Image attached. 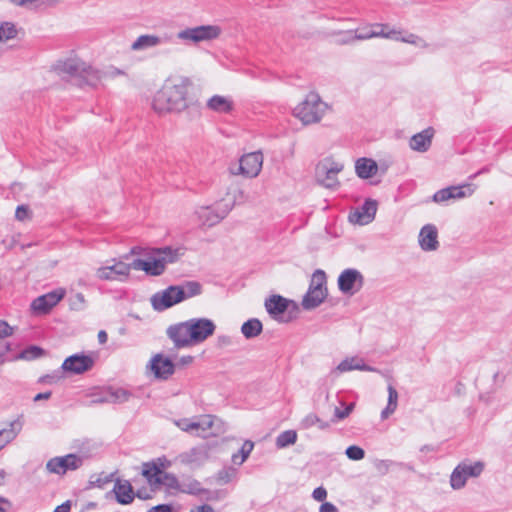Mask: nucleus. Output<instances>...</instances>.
I'll return each mask as SVG.
<instances>
[{
  "instance_id": "1",
  "label": "nucleus",
  "mask_w": 512,
  "mask_h": 512,
  "mask_svg": "<svg viewBox=\"0 0 512 512\" xmlns=\"http://www.w3.org/2000/svg\"><path fill=\"white\" fill-rule=\"evenodd\" d=\"M190 85L191 83L187 78L167 79L153 97V110L158 114H166L198 108L196 103L188 97Z\"/></svg>"
},
{
  "instance_id": "2",
  "label": "nucleus",
  "mask_w": 512,
  "mask_h": 512,
  "mask_svg": "<svg viewBox=\"0 0 512 512\" xmlns=\"http://www.w3.org/2000/svg\"><path fill=\"white\" fill-rule=\"evenodd\" d=\"M215 323L208 318H192L171 325L166 334L176 348H185L204 342L215 332Z\"/></svg>"
},
{
  "instance_id": "3",
  "label": "nucleus",
  "mask_w": 512,
  "mask_h": 512,
  "mask_svg": "<svg viewBox=\"0 0 512 512\" xmlns=\"http://www.w3.org/2000/svg\"><path fill=\"white\" fill-rule=\"evenodd\" d=\"M54 69L58 75L73 79L80 87H96L102 79L99 70L77 56L58 60Z\"/></svg>"
},
{
  "instance_id": "4",
  "label": "nucleus",
  "mask_w": 512,
  "mask_h": 512,
  "mask_svg": "<svg viewBox=\"0 0 512 512\" xmlns=\"http://www.w3.org/2000/svg\"><path fill=\"white\" fill-rule=\"evenodd\" d=\"M373 28H380V32L376 31H366V29H362L360 32L358 30L355 32V35L350 40H344L342 41L343 44L350 43L352 40H368L371 38H385V39H392L395 41H400L403 43L411 44L416 47H419L421 49H429L430 44L422 37L414 34V33H408L405 32L404 35L403 31H398L395 29H390L388 24L385 23H374L370 25Z\"/></svg>"
},
{
  "instance_id": "5",
  "label": "nucleus",
  "mask_w": 512,
  "mask_h": 512,
  "mask_svg": "<svg viewBox=\"0 0 512 512\" xmlns=\"http://www.w3.org/2000/svg\"><path fill=\"white\" fill-rule=\"evenodd\" d=\"M328 109V105L323 102L316 93H309L306 98L299 103L293 110V114L304 125L319 122Z\"/></svg>"
},
{
  "instance_id": "6",
  "label": "nucleus",
  "mask_w": 512,
  "mask_h": 512,
  "mask_svg": "<svg viewBox=\"0 0 512 512\" xmlns=\"http://www.w3.org/2000/svg\"><path fill=\"white\" fill-rule=\"evenodd\" d=\"M343 170L341 163L331 158L321 160L315 168L316 182L328 189H337L340 185L337 175Z\"/></svg>"
},
{
  "instance_id": "7",
  "label": "nucleus",
  "mask_w": 512,
  "mask_h": 512,
  "mask_svg": "<svg viewBox=\"0 0 512 512\" xmlns=\"http://www.w3.org/2000/svg\"><path fill=\"white\" fill-rule=\"evenodd\" d=\"M484 463L481 461H463L459 463L450 476V485L454 490L462 489L469 478H477L484 471Z\"/></svg>"
},
{
  "instance_id": "8",
  "label": "nucleus",
  "mask_w": 512,
  "mask_h": 512,
  "mask_svg": "<svg viewBox=\"0 0 512 512\" xmlns=\"http://www.w3.org/2000/svg\"><path fill=\"white\" fill-rule=\"evenodd\" d=\"M147 259H135L132 261L133 270L144 271L149 276H160L170 264L162 253H152V248L146 253Z\"/></svg>"
},
{
  "instance_id": "9",
  "label": "nucleus",
  "mask_w": 512,
  "mask_h": 512,
  "mask_svg": "<svg viewBox=\"0 0 512 512\" xmlns=\"http://www.w3.org/2000/svg\"><path fill=\"white\" fill-rule=\"evenodd\" d=\"M221 34V28L217 25H201L184 29L177 34V38L184 41L199 43L216 39Z\"/></svg>"
},
{
  "instance_id": "10",
  "label": "nucleus",
  "mask_w": 512,
  "mask_h": 512,
  "mask_svg": "<svg viewBox=\"0 0 512 512\" xmlns=\"http://www.w3.org/2000/svg\"><path fill=\"white\" fill-rule=\"evenodd\" d=\"M337 284L343 294L352 296L362 289L364 276L357 269L348 268L340 273Z\"/></svg>"
},
{
  "instance_id": "11",
  "label": "nucleus",
  "mask_w": 512,
  "mask_h": 512,
  "mask_svg": "<svg viewBox=\"0 0 512 512\" xmlns=\"http://www.w3.org/2000/svg\"><path fill=\"white\" fill-rule=\"evenodd\" d=\"M182 293L183 292L178 291V286H169L168 288L155 293L151 297L152 307L157 311L166 310L182 302Z\"/></svg>"
},
{
  "instance_id": "12",
  "label": "nucleus",
  "mask_w": 512,
  "mask_h": 512,
  "mask_svg": "<svg viewBox=\"0 0 512 512\" xmlns=\"http://www.w3.org/2000/svg\"><path fill=\"white\" fill-rule=\"evenodd\" d=\"M230 211L229 205H218L215 208L202 206L196 210L195 214L202 225L212 227L224 219Z\"/></svg>"
},
{
  "instance_id": "13",
  "label": "nucleus",
  "mask_w": 512,
  "mask_h": 512,
  "mask_svg": "<svg viewBox=\"0 0 512 512\" xmlns=\"http://www.w3.org/2000/svg\"><path fill=\"white\" fill-rule=\"evenodd\" d=\"M65 294L64 288H57L34 299L31 308L38 314H46L64 298Z\"/></svg>"
},
{
  "instance_id": "14",
  "label": "nucleus",
  "mask_w": 512,
  "mask_h": 512,
  "mask_svg": "<svg viewBox=\"0 0 512 512\" xmlns=\"http://www.w3.org/2000/svg\"><path fill=\"white\" fill-rule=\"evenodd\" d=\"M263 165V154L261 151L251 152L243 155L239 160V173L254 178L258 176Z\"/></svg>"
},
{
  "instance_id": "15",
  "label": "nucleus",
  "mask_w": 512,
  "mask_h": 512,
  "mask_svg": "<svg viewBox=\"0 0 512 512\" xmlns=\"http://www.w3.org/2000/svg\"><path fill=\"white\" fill-rule=\"evenodd\" d=\"M133 269L132 262H115L113 265L100 267L96 271V276L101 280L113 281L126 279Z\"/></svg>"
},
{
  "instance_id": "16",
  "label": "nucleus",
  "mask_w": 512,
  "mask_h": 512,
  "mask_svg": "<svg viewBox=\"0 0 512 512\" xmlns=\"http://www.w3.org/2000/svg\"><path fill=\"white\" fill-rule=\"evenodd\" d=\"M82 465V458L75 454L50 459L46 468L50 473L65 474L68 470H76Z\"/></svg>"
},
{
  "instance_id": "17",
  "label": "nucleus",
  "mask_w": 512,
  "mask_h": 512,
  "mask_svg": "<svg viewBox=\"0 0 512 512\" xmlns=\"http://www.w3.org/2000/svg\"><path fill=\"white\" fill-rule=\"evenodd\" d=\"M94 365V359L91 356L83 354H74L66 358L62 364L64 372L71 374H82L90 370Z\"/></svg>"
},
{
  "instance_id": "18",
  "label": "nucleus",
  "mask_w": 512,
  "mask_h": 512,
  "mask_svg": "<svg viewBox=\"0 0 512 512\" xmlns=\"http://www.w3.org/2000/svg\"><path fill=\"white\" fill-rule=\"evenodd\" d=\"M148 367L156 378L162 380H167L175 371V364L172 360L164 357L161 353L151 358Z\"/></svg>"
},
{
  "instance_id": "19",
  "label": "nucleus",
  "mask_w": 512,
  "mask_h": 512,
  "mask_svg": "<svg viewBox=\"0 0 512 512\" xmlns=\"http://www.w3.org/2000/svg\"><path fill=\"white\" fill-rule=\"evenodd\" d=\"M173 37L169 34L163 36L155 34H143L131 44L132 51H144L162 44L170 43Z\"/></svg>"
},
{
  "instance_id": "20",
  "label": "nucleus",
  "mask_w": 512,
  "mask_h": 512,
  "mask_svg": "<svg viewBox=\"0 0 512 512\" xmlns=\"http://www.w3.org/2000/svg\"><path fill=\"white\" fill-rule=\"evenodd\" d=\"M376 211V201L366 200L361 207L350 213L349 221L359 225L369 224L374 219Z\"/></svg>"
},
{
  "instance_id": "21",
  "label": "nucleus",
  "mask_w": 512,
  "mask_h": 512,
  "mask_svg": "<svg viewBox=\"0 0 512 512\" xmlns=\"http://www.w3.org/2000/svg\"><path fill=\"white\" fill-rule=\"evenodd\" d=\"M418 243L423 251H435L439 247L438 230L433 224L424 225L418 235Z\"/></svg>"
},
{
  "instance_id": "22",
  "label": "nucleus",
  "mask_w": 512,
  "mask_h": 512,
  "mask_svg": "<svg viewBox=\"0 0 512 512\" xmlns=\"http://www.w3.org/2000/svg\"><path fill=\"white\" fill-rule=\"evenodd\" d=\"M434 129L429 127L410 138L409 147L417 152H426L432 143Z\"/></svg>"
},
{
  "instance_id": "23",
  "label": "nucleus",
  "mask_w": 512,
  "mask_h": 512,
  "mask_svg": "<svg viewBox=\"0 0 512 512\" xmlns=\"http://www.w3.org/2000/svg\"><path fill=\"white\" fill-rule=\"evenodd\" d=\"M22 427L23 424L20 419H15L6 426L0 427V451L18 436Z\"/></svg>"
},
{
  "instance_id": "24",
  "label": "nucleus",
  "mask_w": 512,
  "mask_h": 512,
  "mask_svg": "<svg viewBox=\"0 0 512 512\" xmlns=\"http://www.w3.org/2000/svg\"><path fill=\"white\" fill-rule=\"evenodd\" d=\"M289 301L280 296L273 295L265 301L267 312L276 320H282V315L288 309Z\"/></svg>"
},
{
  "instance_id": "25",
  "label": "nucleus",
  "mask_w": 512,
  "mask_h": 512,
  "mask_svg": "<svg viewBox=\"0 0 512 512\" xmlns=\"http://www.w3.org/2000/svg\"><path fill=\"white\" fill-rule=\"evenodd\" d=\"M206 108L216 113L227 114L234 109V102L229 96L213 95L207 100Z\"/></svg>"
},
{
  "instance_id": "26",
  "label": "nucleus",
  "mask_w": 512,
  "mask_h": 512,
  "mask_svg": "<svg viewBox=\"0 0 512 512\" xmlns=\"http://www.w3.org/2000/svg\"><path fill=\"white\" fill-rule=\"evenodd\" d=\"M179 458L184 464L200 466L208 459V450L205 446L193 447L180 454Z\"/></svg>"
},
{
  "instance_id": "27",
  "label": "nucleus",
  "mask_w": 512,
  "mask_h": 512,
  "mask_svg": "<svg viewBox=\"0 0 512 512\" xmlns=\"http://www.w3.org/2000/svg\"><path fill=\"white\" fill-rule=\"evenodd\" d=\"M352 370H360V371H368V372L376 371V369L374 367H371V366L365 364L364 360L357 356L345 358L338 364V366L335 369V371H337L339 373H345V372H349Z\"/></svg>"
},
{
  "instance_id": "28",
  "label": "nucleus",
  "mask_w": 512,
  "mask_h": 512,
  "mask_svg": "<svg viewBox=\"0 0 512 512\" xmlns=\"http://www.w3.org/2000/svg\"><path fill=\"white\" fill-rule=\"evenodd\" d=\"M113 492L115 493L116 500L120 504L124 505L130 504L135 496L133 487L127 480H117L114 485Z\"/></svg>"
},
{
  "instance_id": "29",
  "label": "nucleus",
  "mask_w": 512,
  "mask_h": 512,
  "mask_svg": "<svg viewBox=\"0 0 512 512\" xmlns=\"http://www.w3.org/2000/svg\"><path fill=\"white\" fill-rule=\"evenodd\" d=\"M162 471V468L154 462L143 464L142 475L147 479L152 491L159 489Z\"/></svg>"
},
{
  "instance_id": "30",
  "label": "nucleus",
  "mask_w": 512,
  "mask_h": 512,
  "mask_svg": "<svg viewBox=\"0 0 512 512\" xmlns=\"http://www.w3.org/2000/svg\"><path fill=\"white\" fill-rule=\"evenodd\" d=\"M355 170L358 177L368 179L377 173L378 165L372 159L360 158L356 161Z\"/></svg>"
},
{
  "instance_id": "31",
  "label": "nucleus",
  "mask_w": 512,
  "mask_h": 512,
  "mask_svg": "<svg viewBox=\"0 0 512 512\" xmlns=\"http://www.w3.org/2000/svg\"><path fill=\"white\" fill-rule=\"evenodd\" d=\"M186 252V248L182 246H164L159 248H152V253H162L167 258L166 260L170 264L178 262Z\"/></svg>"
},
{
  "instance_id": "32",
  "label": "nucleus",
  "mask_w": 512,
  "mask_h": 512,
  "mask_svg": "<svg viewBox=\"0 0 512 512\" xmlns=\"http://www.w3.org/2000/svg\"><path fill=\"white\" fill-rule=\"evenodd\" d=\"M328 293L308 290L302 300V307L305 310H312L320 306L326 299Z\"/></svg>"
},
{
  "instance_id": "33",
  "label": "nucleus",
  "mask_w": 512,
  "mask_h": 512,
  "mask_svg": "<svg viewBox=\"0 0 512 512\" xmlns=\"http://www.w3.org/2000/svg\"><path fill=\"white\" fill-rule=\"evenodd\" d=\"M263 329L261 321L257 318H251L241 326V332L245 338L251 339L258 336Z\"/></svg>"
},
{
  "instance_id": "34",
  "label": "nucleus",
  "mask_w": 512,
  "mask_h": 512,
  "mask_svg": "<svg viewBox=\"0 0 512 512\" xmlns=\"http://www.w3.org/2000/svg\"><path fill=\"white\" fill-rule=\"evenodd\" d=\"M178 286V291L183 292L182 301L198 296L202 293V285L198 281H185Z\"/></svg>"
},
{
  "instance_id": "35",
  "label": "nucleus",
  "mask_w": 512,
  "mask_h": 512,
  "mask_svg": "<svg viewBox=\"0 0 512 512\" xmlns=\"http://www.w3.org/2000/svg\"><path fill=\"white\" fill-rule=\"evenodd\" d=\"M326 283L327 277L325 272L321 269H317L312 274L308 290L328 293Z\"/></svg>"
},
{
  "instance_id": "36",
  "label": "nucleus",
  "mask_w": 512,
  "mask_h": 512,
  "mask_svg": "<svg viewBox=\"0 0 512 512\" xmlns=\"http://www.w3.org/2000/svg\"><path fill=\"white\" fill-rule=\"evenodd\" d=\"M387 391H388V403H387V406L385 407V409L381 412V418L383 420L387 419L390 415H392L395 412L397 405H398L397 390L392 385H389L387 387Z\"/></svg>"
},
{
  "instance_id": "37",
  "label": "nucleus",
  "mask_w": 512,
  "mask_h": 512,
  "mask_svg": "<svg viewBox=\"0 0 512 512\" xmlns=\"http://www.w3.org/2000/svg\"><path fill=\"white\" fill-rule=\"evenodd\" d=\"M227 196L230 197L226 201H229V203H225L224 205L231 206V209L236 204H242L247 200V196L245 192L238 186H232L229 188L227 192Z\"/></svg>"
},
{
  "instance_id": "38",
  "label": "nucleus",
  "mask_w": 512,
  "mask_h": 512,
  "mask_svg": "<svg viewBox=\"0 0 512 512\" xmlns=\"http://www.w3.org/2000/svg\"><path fill=\"white\" fill-rule=\"evenodd\" d=\"M317 425L320 430H325L329 428V423L320 419L316 414L310 413L306 415L301 421V427L303 429H309L313 426Z\"/></svg>"
},
{
  "instance_id": "39",
  "label": "nucleus",
  "mask_w": 512,
  "mask_h": 512,
  "mask_svg": "<svg viewBox=\"0 0 512 512\" xmlns=\"http://www.w3.org/2000/svg\"><path fill=\"white\" fill-rule=\"evenodd\" d=\"M475 185L464 184L460 186H450L451 199H461L471 196L475 191Z\"/></svg>"
},
{
  "instance_id": "40",
  "label": "nucleus",
  "mask_w": 512,
  "mask_h": 512,
  "mask_svg": "<svg viewBox=\"0 0 512 512\" xmlns=\"http://www.w3.org/2000/svg\"><path fill=\"white\" fill-rule=\"evenodd\" d=\"M297 440V433L294 430H286L276 438V446L279 449L293 445Z\"/></svg>"
},
{
  "instance_id": "41",
  "label": "nucleus",
  "mask_w": 512,
  "mask_h": 512,
  "mask_svg": "<svg viewBox=\"0 0 512 512\" xmlns=\"http://www.w3.org/2000/svg\"><path fill=\"white\" fill-rule=\"evenodd\" d=\"M16 26L11 22H3L0 24V43L14 39L17 36Z\"/></svg>"
},
{
  "instance_id": "42",
  "label": "nucleus",
  "mask_w": 512,
  "mask_h": 512,
  "mask_svg": "<svg viewBox=\"0 0 512 512\" xmlns=\"http://www.w3.org/2000/svg\"><path fill=\"white\" fill-rule=\"evenodd\" d=\"M214 419L210 415L201 416L196 420L197 435L206 436V433L212 428Z\"/></svg>"
},
{
  "instance_id": "43",
  "label": "nucleus",
  "mask_w": 512,
  "mask_h": 512,
  "mask_svg": "<svg viewBox=\"0 0 512 512\" xmlns=\"http://www.w3.org/2000/svg\"><path fill=\"white\" fill-rule=\"evenodd\" d=\"M68 303L69 308L73 311H83L87 306L85 296L80 292L71 295L68 299Z\"/></svg>"
},
{
  "instance_id": "44",
  "label": "nucleus",
  "mask_w": 512,
  "mask_h": 512,
  "mask_svg": "<svg viewBox=\"0 0 512 512\" xmlns=\"http://www.w3.org/2000/svg\"><path fill=\"white\" fill-rule=\"evenodd\" d=\"M11 4L29 10L38 9L42 6H49L46 0H9Z\"/></svg>"
},
{
  "instance_id": "45",
  "label": "nucleus",
  "mask_w": 512,
  "mask_h": 512,
  "mask_svg": "<svg viewBox=\"0 0 512 512\" xmlns=\"http://www.w3.org/2000/svg\"><path fill=\"white\" fill-rule=\"evenodd\" d=\"M44 355V350L38 346L32 345L24 349L18 356V359L34 360Z\"/></svg>"
},
{
  "instance_id": "46",
  "label": "nucleus",
  "mask_w": 512,
  "mask_h": 512,
  "mask_svg": "<svg viewBox=\"0 0 512 512\" xmlns=\"http://www.w3.org/2000/svg\"><path fill=\"white\" fill-rule=\"evenodd\" d=\"M160 486H165L167 489L179 491L180 483L173 474L162 471L160 477Z\"/></svg>"
},
{
  "instance_id": "47",
  "label": "nucleus",
  "mask_w": 512,
  "mask_h": 512,
  "mask_svg": "<svg viewBox=\"0 0 512 512\" xmlns=\"http://www.w3.org/2000/svg\"><path fill=\"white\" fill-rule=\"evenodd\" d=\"M237 475V470L233 467H226L217 473L216 480L220 484L231 482Z\"/></svg>"
},
{
  "instance_id": "48",
  "label": "nucleus",
  "mask_w": 512,
  "mask_h": 512,
  "mask_svg": "<svg viewBox=\"0 0 512 512\" xmlns=\"http://www.w3.org/2000/svg\"><path fill=\"white\" fill-rule=\"evenodd\" d=\"M179 491L188 494H200L203 489L201 488V484L197 480H188L187 482L180 483Z\"/></svg>"
},
{
  "instance_id": "49",
  "label": "nucleus",
  "mask_w": 512,
  "mask_h": 512,
  "mask_svg": "<svg viewBox=\"0 0 512 512\" xmlns=\"http://www.w3.org/2000/svg\"><path fill=\"white\" fill-rule=\"evenodd\" d=\"M175 425L184 432H190L197 435L196 420L182 418L174 421Z\"/></svg>"
},
{
  "instance_id": "50",
  "label": "nucleus",
  "mask_w": 512,
  "mask_h": 512,
  "mask_svg": "<svg viewBox=\"0 0 512 512\" xmlns=\"http://www.w3.org/2000/svg\"><path fill=\"white\" fill-rule=\"evenodd\" d=\"M108 393L110 403H122L129 399L130 393L124 389L111 390Z\"/></svg>"
},
{
  "instance_id": "51",
  "label": "nucleus",
  "mask_w": 512,
  "mask_h": 512,
  "mask_svg": "<svg viewBox=\"0 0 512 512\" xmlns=\"http://www.w3.org/2000/svg\"><path fill=\"white\" fill-rule=\"evenodd\" d=\"M345 453L349 459L355 460V461L361 460L365 456L364 450L361 447L355 446V445L349 446L346 449Z\"/></svg>"
},
{
  "instance_id": "52",
  "label": "nucleus",
  "mask_w": 512,
  "mask_h": 512,
  "mask_svg": "<svg viewBox=\"0 0 512 512\" xmlns=\"http://www.w3.org/2000/svg\"><path fill=\"white\" fill-rule=\"evenodd\" d=\"M253 448H254V443L252 441L246 440L243 443V445L239 451V453L241 454V458L238 462V465H241L242 463L245 462V460L249 457L250 453L252 452Z\"/></svg>"
},
{
  "instance_id": "53",
  "label": "nucleus",
  "mask_w": 512,
  "mask_h": 512,
  "mask_svg": "<svg viewBox=\"0 0 512 512\" xmlns=\"http://www.w3.org/2000/svg\"><path fill=\"white\" fill-rule=\"evenodd\" d=\"M449 199H451L450 187L437 191L433 196L435 202H444Z\"/></svg>"
},
{
  "instance_id": "54",
  "label": "nucleus",
  "mask_w": 512,
  "mask_h": 512,
  "mask_svg": "<svg viewBox=\"0 0 512 512\" xmlns=\"http://www.w3.org/2000/svg\"><path fill=\"white\" fill-rule=\"evenodd\" d=\"M15 217L19 221H24L30 217V210L25 205H20L17 207L15 212Z\"/></svg>"
},
{
  "instance_id": "55",
  "label": "nucleus",
  "mask_w": 512,
  "mask_h": 512,
  "mask_svg": "<svg viewBox=\"0 0 512 512\" xmlns=\"http://www.w3.org/2000/svg\"><path fill=\"white\" fill-rule=\"evenodd\" d=\"M353 408H354V404H349L344 410H341L338 407H336L335 411H334V416L338 420H343L349 416V414L352 412Z\"/></svg>"
},
{
  "instance_id": "56",
  "label": "nucleus",
  "mask_w": 512,
  "mask_h": 512,
  "mask_svg": "<svg viewBox=\"0 0 512 512\" xmlns=\"http://www.w3.org/2000/svg\"><path fill=\"white\" fill-rule=\"evenodd\" d=\"M13 334V328L4 320H0V338H6Z\"/></svg>"
},
{
  "instance_id": "57",
  "label": "nucleus",
  "mask_w": 512,
  "mask_h": 512,
  "mask_svg": "<svg viewBox=\"0 0 512 512\" xmlns=\"http://www.w3.org/2000/svg\"><path fill=\"white\" fill-rule=\"evenodd\" d=\"M100 73H101L102 78H105V77L115 78L117 76L125 74L124 71H122L118 68H115V67H110L109 69H107L104 72L100 71Z\"/></svg>"
},
{
  "instance_id": "58",
  "label": "nucleus",
  "mask_w": 512,
  "mask_h": 512,
  "mask_svg": "<svg viewBox=\"0 0 512 512\" xmlns=\"http://www.w3.org/2000/svg\"><path fill=\"white\" fill-rule=\"evenodd\" d=\"M312 497L316 500V501H319V502H322L326 499L327 497V491L325 488L323 487H317L316 489H314L313 493H312Z\"/></svg>"
},
{
  "instance_id": "59",
  "label": "nucleus",
  "mask_w": 512,
  "mask_h": 512,
  "mask_svg": "<svg viewBox=\"0 0 512 512\" xmlns=\"http://www.w3.org/2000/svg\"><path fill=\"white\" fill-rule=\"evenodd\" d=\"M60 380V376L57 374L45 375L40 378V382L47 384H54Z\"/></svg>"
},
{
  "instance_id": "60",
  "label": "nucleus",
  "mask_w": 512,
  "mask_h": 512,
  "mask_svg": "<svg viewBox=\"0 0 512 512\" xmlns=\"http://www.w3.org/2000/svg\"><path fill=\"white\" fill-rule=\"evenodd\" d=\"M217 344L219 347H226L232 344V338L228 335H220L217 338Z\"/></svg>"
},
{
  "instance_id": "61",
  "label": "nucleus",
  "mask_w": 512,
  "mask_h": 512,
  "mask_svg": "<svg viewBox=\"0 0 512 512\" xmlns=\"http://www.w3.org/2000/svg\"><path fill=\"white\" fill-rule=\"evenodd\" d=\"M10 351V344L0 342V364L5 362V355Z\"/></svg>"
},
{
  "instance_id": "62",
  "label": "nucleus",
  "mask_w": 512,
  "mask_h": 512,
  "mask_svg": "<svg viewBox=\"0 0 512 512\" xmlns=\"http://www.w3.org/2000/svg\"><path fill=\"white\" fill-rule=\"evenodd\" d=\"M375 466L378 471L385 473L388 471V469L390 467V462L387 460H379L376 462Z\"/></svg>"
},
{
  "instance_id": "63",
  "label": "nucleus",
  "mask_w": 512,
  "mask_h": 512,
  "mask_svg": "<svg viewBox=\"0 0 512 512\" xmlns=\"http://www.w3.org/2000/svg\"><path fill=\"white\" fill-rule=\"evenodd\" d=\"M337 511H338V508L330 502H324L320 506V510H319V512H337Z\"/></svg>"
},
{
  "instance_id": "64",
  "label": "nucleus",
  "mask_w": 512,
  "mask_h": 512,
  "mask_svg": "<svg viewBox=\"0 0 512 512\" xmlns=\"http://www.w3.org/2000/svg\"><path fill=\"white\" fill-rule=\"evenodd\" d=\"M171 511H172V508H171L170 505L161 504V505H157L155 507H152L147 512H171Z\"/></svg>"
}]
</instances>
